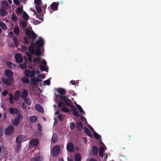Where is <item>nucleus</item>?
Segmentation results:
<instances>
[{
  "label": "nucleus",
  "instance_id": "1",
  "mask_svg": "<svg viewBox=\"0 0 161 161\" xmlns=\"http://www.w3.org/2000/svg\"><path fill=\"white\" fill-rule=\"evenodd\" d=\"M25 33L29 39L31 38L32 41L33 42H31L32 45H34L35 46H36L38 48L43 47L44 45V41L41 37H39L37 40H35L37 36L32 31H31L28 28L26 29Z\"/></svg>",
  "mask_w": 161,
  "mask_h": 161
},
{
  "label": "nucleus",
  "instance_id": "2",
  "mask_svg": "<svg viewBox=\"0 0 161 161\" xmlns=\"http://www.w3.org/2000/svg\"><path fill=\"white\" fill-rule=\"evenodd\" d=\"M4 74L6 76L9 77L8 79L4 77L1 79V81L4 84L7 86H10L12 85V83L11 81H14V78L12 77L13 75V73L10 69H6L4 71Z\"/></svg>",
  "mask_w": 161,
  "mask_h": 161
},
{
  "label": "nucleus",
  "instance_id": "3",
  "mask_svg": "<svg viewBox=\"0 0 161 161\" xmlns=\"http://www.w3.org/2000/svg\"><path fill=\"white\" fill-rule=\"evenodd\" d=\"M35 72L34 70L30 71V76L31 77V82L35 86H36L38 85L39 83L41 82L42 80L37 78L33 77L35 76Z\"/></svg>",
  "mask_w": 161,
  "mask_h": 161
},
{
  "label": "nucleus",
  "instance_id": "4",
  "mask_svg": "<svg viewBox=\"0 0 161 161\" xmlns=\"http://www.w3.org/2000/svg\"><path fill=\"white\" fill-rule=\"evenodd\" d=\"M59 99L63 101L64 104L65 105L70 107L72 105V101L68 98V97L67 96H60Z\"/></svg>",
  "mask_w": 161,
  "mask_h": 161
},
{
  "label": "nucleus",
  "instance_id": "5",
  "mask_svg": "<svg viewBox=\"0 0 161 161\" xmlns=\"http://www.w3.org/2000/svg\"><path fill=\"white\" fill-rule=\"evenodd\" d=\"M56 91L58 93V94L56 95V97H59V98L60 96H63L65 94L66 92L64 89L61 88L56 89Z\"/></svg>",
  "mask_w": 161,
  "mask_h": 161
},
{
  "label": "nucleus",
  "instance_id": "6",
  "mask_svg": "<svg viewBox=\"0 0 161 161\" xmlns=\"http://www.w3.org/2000/svg\"><path fill=\"white\" fill-rule=\"evenodd\" d=\"M14 128L13 125H10L8 126L5 130V134L8 136L11 135L14 131Z\"/></svg>",
  "mask_w": 161,
  "mask_h": 161
},
{
  "label": "nucleus",
  "instance_id": "7",
  "mask_svg": "<svg viewBox=\"0 0 161 161\" xmlns=\"http://www.w3.org/2000/svg\"><path fill=\"white\" fill-rule=\"evenodd\" d=\"M60 151V147L59 146H54L52 149V155L55 156H57Z\"/></svg>",
  "mask_w": 161,
  "mask_h": 161
},
{
  "label": "nucleus",
  "instance_id": "8",
  "mask_svg": "<svg viewBox=\"0 0 161 161\" xmlns=\"http://www.w3.org/2000/svg\"><path fill=\"white\" fill-rule=\"evenodd\" d=\"M17 117L14 120H12V123L15 126H17L19 123L21 117L20 114H18L17 115Z\"/></svg>",
  "mask_w": 161,
  "mask_h": 161
},
{
  "label": "nucleus",
  "instance_id": "9",
  "mask_svg": "<svg viewBox=\"0 0 161 161\" xmlns=\"http://www.w3.org/2000/svg\"><path fill=\"white\" fill-rule=\"evenodd\" d=\"M15 58L16 62L18 63H21L23 61V58L20 53L16 54L15 55Z\"/></svg>",
  "mask_w": 161,
  "mask_h": 161
},
{
  "label": "nucleus",
  "instance_id": "10",
  "mask_svg": "<svg viewBox=\"0 0 161 161\" xmlns=\"http://www.w3.org/2000/svg\"><path fill=\"white\" fill-rule=\"evenodd\" d=\"M8 112L11 114H13L14 113L15 114L17 115L18 114H20L19 112V110L16 108H9Z\"/></svg>",
  "mask_w": 161,
  "mask_h": 161
},
{
  "label": "nucleus",
  "instance_id": "11",
  "mask_svg": "<svg viewBox=\"0 0 161 161\" xmlns=\"http://www.w3.org/2000/svg\"><path fill=\"white\" fill-rule=\"evenodd\" d=\"M39 143V140L36 138H34L32 139L30 142L31 145L33 147L37 146Z\"/></svg>",
  "mask_w": 161,
  "mask_h": 161
},
{
  "label": "nucleus",
  "instance_id": "12",
  "mask_svg": "<svg viewBox=\"0 0 161 161\" xmlns=\"http://www.w3.org/2000/svg\"><path fill=\"white\" fill-rule=\"evenodd\" d=\"M66 148L67 151L69 152H73L74 150V147L72 143H69L67 145Z\"/></svg>",
  "mask_w": 161,
  "mask_h": 161
},
{
  "label": "nucleus",
  "instance_id": "13",
  "mask_svg": "<svg viewBox=\"0 0 161 161\" xmlns=\"http://www.w3.org/2000/svg\"><path fill=\"white\" fill-rule=\"evenodd\" d=\"M70 107L71 108V109L72 111V113L76 117L79 116V114L77 112L76 108L73 105H72Z\"/></svg>",
  "mask_w": 161,
  "mask_h": 161
},
{
  "label": "nucleus",
  "instance_id": "14",
  "mask_svg": "<svg viewBox=\"0 0 161 161\" xmlns=\"http://www.w3.org/2000/svg\"><path fill=\"white\" fill-rule=\"evenodd\" d=\"M58 4L56 2H53L50 5L51 8L53 11H56L58 10Z\"/></svg>",
  "mask_w": 161,
  "mask_h": 161
},
{
  "label": "nucleus",
  "instance_id": "15",
  "mask_svg": "<svg viewBox=\"0 0 161 161\" xmlns=\"http://www.w3.org/2000/svg\"><path fill=\"white\" fill-rule=\"evenodd\" d=\"M92 152L93 155H97L98 154V148L95 146H93L92 148Z\"/></svg>",
  "mask_w": 161,
  "mask_h": 161
},
{
  "label": "nucleus",
  "instance_id": "16",
  "mask_svg": "<svg viewBox=\"0 0 161 161\" xmlns=\"http://www.w3.org/2000/svg\"><path fill=\"white\" fill-rule=\"evenodd\" d=\"M35 108L37 111L43 113L44 112V110L43 107L40 104H37L35 106Z\"/></svg>",
  "mask_w": 161,
  "mask_h": 161
},
{
  "label": "nucleus",
  "instance_id": "17",
  "mask_svg": "<svg viewBox=\"0 0 161 161\" xmlns=\"http://www.w3.org/2000/svg\"><path fill=\"white\" fill-rule=\"evenodd\" d=\"M24 136L20 135L17 136L16 138V142L18 143H20L24 140Z\"/></svg>",
  "mask_w": 161,
  "mask_h": 161
},
{
  "label": "nucleus",
  "instance_id": "18",
  "mask_svg": "<svg viewBox=\"0 0 161 161\" xmlns=\"http://www.w3.org/2000/svg\"><path fill=\"white\" fill-rule=\"evenodd\" d=\"M20 94V90L16 91L15 93L14 99L15 101L18 100Z\"/></svg>",
  "mask_w": 161,
  "mask_h": 161
},
{
  "label": "nucleus",
  "instance_id": "19",
  "mask_svg": "<svg viewBox=\"0 0 161 161\" xmlns=\"http://www.w3.org/2000/svg\"><path fill=\"white\" fill-rule=\"evenodd\" d=\"M84 132L88 136H89L91 138L92 137V135L90 131L87 127H84Z\"/></svg>",
  "mask_w": 161,
  "mask_h": 161
},
{
  "label": "nucleus",
  "instance_id": "20",
  "mask_svg": "<svg viewBox=\"0 0 161 161\" xmlns=\"http://www.w3.org/2000/svg\"><path fill=\"white\" fill-rule=\"evenodd\" d=\"M20 95L22 98L25 99L28 96V92L26 90H24L21 93Z\"/></svg>",
  "mask_w": 161,
  "mask_h": 161
},
{
  "label": "nucleus",
  "instance_id": "21",
  "mask_svg": "<svg viewBox=\"0 0 161 161\" xmlns=\"http://www.w3.org/2000/svg\"><path fill=\"white\" fill-rule=\"evenodd\" d=\"M76 127L78 130H81L83 129V125L81 122H77L76 124Z\"/></svg>",
  "mask_w": 161,
  "mask_h": 161
},
{
  "label": "nucleus",
  "instance_id": "22",
  "mask_svg": "<svg viewBox=\"0 0 161 161\" xmlns=\"http://www.w3.org/2000/svg\"><path fill=\"white\" fill-rule=\"evenodd\" d=\"M2 8L3 9H8L9 8L8 4L6 1H3L2 4Z\"/></svg>",
  "mask_w": 161,
  "mask_h": 161
},
{
  "label": "nucleus",
  "instance_id": "23",
  "mask_svg": "<svg viewBox=\"0 0 161 161\" xmlns=\"http://www.w3.org/2000/svg\"><path fill=\"white\" fill-rule=\"evenodd\" d=\"M29 119L31 123L36 122L37 120V118L35 116H31L29 117Z\"/></svg>",
  "mask_w": 161,
  "mask_h": 161
},
{
  "label": "nucleus",
  "instance_id": "24",
  "mask_svg": "<svg viewBox=\"0 0 161 161\" xmlns=\"http://www.w3.org/2000/svg\"><path fill=\"white\" fill-rule=\"evenodd\" d=\"M105 149L103 147L101 146L99 148V154L100 157L103 158V153Z\"/></svg>",
  "mask_w": 161,
  "mask_h": 161
},
{
  "label": "nucleus",
  "instance_id": "25",
  "mask_svg": "<svg viewBox=\"0 0 161 161\" xmlns=\"http://www.w3.org/2000/svg\"><path fill=\"white\" fill-rule=\"evenodd\" d=\"M58 139L57 135L56 133H54L53 134L52 138V142L53 143H55L56 142Z\"/></svg>",
  "mask_w": 161,
  "mask_h": 161
},
{
  "label": "nucleus",
  "instance_id": "26",
  "mask_svg": "<svg viewBox=\"0 0 161 161\" xmlns=\"http://www.w3.org/2000/svg\"><path fill=\"white\" fill-rule=\"evenodd\" d=\"M35 46L34 45H32L31 43V45L29 47V50L30 52L33 54L35 53V51L34 49V46Z\"/></svg>",
  "mask_w": 161,
  "mask_h": 161
},
{
  "label": "nucleus",
  "instance_id": "27",
  "mask_svg": "<svg viewBox=\"0 0 161 161\" xmlns=\"http://www.w3.org/2000/svg\"><path fill=\"white\" fill-rule=\"evenodd\" d=\"M6 64L8 67L10 69H12L15 67V65L10 61H6Z\"/></svg>",
  "mask_w": 161,
  "mask_h": 161
},
{
  "label": "nucleus",
  "instance_id": "28",
  "mask_svg": "<svg viewBox=\"0 0 161 161\" xmlns=\"http://www.w3.org/2000/svg\"><path fill=\"white\" fill-rule=\"evenodd\" d=\"M40 69L41 71H46L47 72L48 68L47 66L40 65L39 66Z\"/></svg>",
  "mask_w": 161,
  "mask_h": 161
},
{
  "label": "nucleus",
  "instance_id": "29",
  "mask_svg": "<svg viewBox=\"0 0 161 161\" xmlns=\"http://www.w3.org/2000/svg\"><path fill=\"white\" fill-rule=\"evenodd\" d=\"M75 161H81V156L79 153H76L75 157Z\"/></svg>",
  "mask_w": 161,
  "mask_h": 161
},
{
  "label": "nucleus",
  "instance_id": "30",
  "mask_svg": "<svg viewBox=\"0 0 161 161\" xmlns=\"http://www.w3.org/2000/svg\"><path fill=\"white\" fill-rule=\"evenodd\" d=\"M21 80L24 83L26 84H28L29 82V80L28 78L25 76H24L21 78Z\"/></svg>",
  "mask_w": 161,
  "mask_h": 161
},
{
  "label": "nucleus",
  "instance_id": "31",
  "mask_svg": "<svg viewBox=\"0 0 161 161\" xmlns=\"http://www.w3.org/2000/svg\"><path fill=\"white\" fill-rule=\"evenodd\" d=\"M20 24L21 27L23 29L25 28L27 25V23L23 21H20Z\"/></svg>",
  "mask_w": 161,
  "mask_h": 161
},
{
  "label": "nucleus",
  "instance_id": "32",
  "mask_svg": "<svg viewBox=\"0 0 161 161\" xmlns=\"http://www.w3.org/2000/svg\"><path fill=\"white\" fill-rule=\"evenodd\" d=\"M14 33L17 36H19V29L18 26H15L14 28Z\"/></svg>",
  "mask_w": 161,
  "mask_h": 161
},
{
  "label": "nucleus",
  "instance_id": "33",
  "mask_svg": "<svg viewBox=\"0 0 161 161\" xmlns=\"http://www.w3.org/2000/svg\"><path fill=\"white\" fill-rule=\"evenodd\" d=\"M76 107L78 109L79 111L83 114L85 115V112L83 111L81 107L79 105L77 104L76 105Z\"/></svg>",
  "mask_w": 161,
  "mask_h": 161
},
{
  "label": "nucleus",
  "instance_id": "34",
  "mask_svg": "<svg viewBox=\"0 0 161 161\" xmlns=\"http://www.w3.org/2000/svg\"><path fill=\"white\" fill-rule=\"evenodd\" d=\"M0 27L4 30H6L7 29L6 25L3 22L1 21H0Z\"/></svg>",
  "mask_w": 161,
  "mask_h": 161
},
{
  "label": "nucleus",
  "instance_id": "35",
  "mask_svg": "<svg viewBox=\"0 0 161 161\" xmlns=\"http://www.w3.org/2000/svg\"><path fill=\"white\" fill-rule=\"evenodd\" d=\"M7 14V12L3 9H2L0 10V14H1L2 16H6Z\"/></svg>",
  "mask_w": 161,
  "mask_h": 161
},
{
  "label": "nucleus",
  "instance_id": "36",
  "mask_svg": "<svg viewBox=\"0 0 161 161\" xmlns=\"http://www.w3.org/2000/svg\"><path fill=\"white\" fill-rule=\"evenodd\" d=\"M24 101L28 105H30L31 103V100L29 98H26L25 99Z\"/></svg>",
  "mask_w": 161,
  "mask_h": 161
},
{
  "label": "nucleus",
  "instance_id": "37",
  "mask_svg": "<svg viewBox=\"0 0 161 161\" xmlns=\"http://www.w3.org/2000/svg\"><path fill=\"white\" fill-rule=\"evenodd\" d=\"M10 96L9 98V102L10 104H12L14 103L13 100V95L12 94H10Z\"/></svg>",
  "mask_w": 161,
  "mask_h": 161
},
{
  "label": "nucleus",
  "instance_id": "38",
  "mask_svg": "<svg viewBox=\"0 0 161 161\" xmlns=\"http://www.w3.org/2000/svg\"><path fill=\"white\" fill-rule=\"evenodd\" d=\"M13 40L14 43L16 47H17L19 45V42L17 39L16 37H14Z\"/></svg>",
  "mask_w": 161,
  "mask_h": 161
},
{
  "label": "nucleus",
  "instance_id": "39",
  "mask_svg": "<svg viewBox=\"0 0 161 161\" xmlns=\"http://www.w3.org/2000/svg\"><path fill=\"white\" fill-rule=\"evenodd\" d=\"M40 156H38L36 157L32 158L31 159V161H40Z\"/></svg>",
  "mask_w": 161,
  "mask_h": 161
},
{
  "label": "nucleus",
  "instance_id": "40",
  "mask_svg": "<svg viewBox=\"0 0 161 161\" xmlns=\"http://www.w3.org/2000/svg\"><path fill=\"white\" fill-rule=\"evenodd\" d=\"M23 18L26 20H27L29 19V16L25 12H24L23 14Z\"/></svg>",
  "mask_w": 161,
  "mask_h": 161
},
{
  "label": "nucleus",
  "instance_id": "41",
  "mask_svg": "<svg viewBox=\"0 0 161 161\" xmlns=\"http://www.w3.org/2000/svg\"><path fill=\"white\" fill-rule=\"evenodd\" d=\"M62 110L63 112L66 113H68L69 111L68 108L65 106H63Z\"/></svg>",
  "mask_w": 161,
  "mask_h": 161
},
{
  "label": "nucleus",
  "instance_id": "42",
  "mask_svg": "<svg viewBox=\"0 0 161 161\" xmlns=\"http://www.w3.org/2000/svg\"><path fill=\"white\" fill-rule=\"evenodd\" d=\"M35 55L36 56H40L41 54V50L39 48H37L36 49Z\"/></svg>",
  "mask_w": 161,
  "mask_h": 161
},
{
  "label": "nucleus",
  "instance_id": "43",
  "mask_svg": "<svg viewBox=\"0 0 161 161\" xmlns=\"http://www.w3.org/2000/svg\"><path fill=\"white\" fill-rule=\"evenodd\" d=\"M12 20L13 21H15L18 20L17 17L16 16L15 14H13L12 15Z\"/></svg>",
  "mask_w": 161,
  "mask_h": 161
},
{
  "label": "nucleus",
  "instance_id": "44",
  "mask_svg": "<svg viewBox=\"0 0 161 161\" xmlns=\"http://www.w3.org/2000/svg\"><path fill=\"white\" fill-rule=\"evenodd\" d=\"M25 75L27 77H29L30 76V71L29 69H26L25 70Z\"/></svg>",
  "mask_w": 161,
  "mask_h": 161
},
{
  "label": "nucleus",
  "instance_id": "45",
  "mask_svg": "<svg viewBox=\"0 0 161 161\" xmlns=\"http://www.w3.org/2000/svg\"><path fill=\"white\" fill-rule=\"evenodd\" d=\"M75 127V123L73 122L70 123V129L72 130L74 129Z\"/></svg>",
  "mask_w": 161,
  "mask_h": 161
},
{
  "label": "nucleus",
  "instance_id": "46",
  "mask_svg": "<svg viewBox=\"0 0 161 161\" xmlns=\"http://www.w3.org/2000/svg\"><path fill=\"white\" fill-rule=\"evenodd\" d=\"M42 16H41L38 15L37 14H36V17L37 18H38L40 20H42V21L43 20V16L44 15V14H42Z\"/></svg>",
  "mask_w": 161,
  "mask_h": 161
},
{
  "label": "nucleus",
  "instance_id": "47",
  "mask_svg": "<svg viewBox=\"0 0 161 161\" xmlns=\"http://www.w3.org/2000/svg\"><path fill=\"white\" fill-rule=\"evenodd\" d=\"M41 0H35L34 3L36 4V5L39 6L42 3Z\"/></svg>",
  "mask_w": 161,
  "mask_h": 161
},
{
  "label": "nucleus",
  "instance_id": "48",
  "mask_svg": "<svg viewBox=\"0 0 161 161\" xmlns=\"http://www.w3.org/2000/svg\"><path fill=\"white\" fill-rule=\"evenodd\" d=\"M36 8L38 13H39L41 12L42 10L39 6L36 5Z\"/></svg>",
  "mask_w": 161,
  "mask_h": 161
},
{
  "label": "nucleus",
  "instance_id": "49",
  "mask_svg": "<svg viewBox=\"0 0 161 161\" xmlns=\"http://www.w3.org/2000/svg\"><path fill=\"white\" fill-rule=\"evenodd\" d=\"M93 135L96 139L98 140L99 139V134L95 131H94V132Z\"/></svg>",
  "mask_w": 161,
  "mask_h": 161
},
{
  "label": "nucleus",
  "instance_id": "50",
  "mask_svg": "<svg viewBox=\"0 0 161 161\" xmlns=\"http://www.w3.org/2000/svg\"><path fill=\"white\" fill-rule=\"evenodd\" d=\"M22 9L20 7H18L17 9V14H21L22 13Z\"/></svg>",
  "mask_w": 161,
  "mask_h": 161
},
{
  "label": "nucleus",
  "instance_id": "51",
  "mask_svg": "<svg viewBox=\"0 0 161 161\" xmlns=\"http://www.w3.org/2000/svg\"><path fill=\"white\" fill-rule=\"evenodd\" d=\"M16 146V148L15 149V151L18 152L20 150L21 147V144L19 143V144L17 145Z\"/></svg>",
  "mask_w": 161,
  "mask_h": 161
},
{
  "label": "nucleus",
  "instance_id": "52",
  "mask_svg": "<svg viewBox=\"0 0 161 161\" xmlns=\"http://www.w3.org/2000/svg\"><path fill=\"white\" fill-rule=\"evenodd\" d=\"M39 59L37 58H34L33 62L35 64H37L39 62Z\"/></svg>",
  "mask_w": 161,
  "mask_h": 161
},
{
  "label": "nucleus",
  "instance_id": "53",
  "mask_svg": "<svg viewBox=\"0 0 161 161\" xmlns=\"http://www.w3.org/2000/svg\"><path fill=\"white\" fill-rule=\"evenodd\" d=\"M44 85H50V81L49 79H47L43 81Z\"/></svg>",
  "mask_w": 161,
  "mask_h": 161
},
{
  "label": "nucleus",
  "instance_id": "54",
  "mask_svg": "<svg viewBox=\"0 0 161 161\" xmlns=\"http://www.w3.org/2000/svg\"><path fill=\"white\" fill-rule=\"evenodd\" d=\"M23 39L24 40V44H27L29 43V42L28 41V38L26 36L24 37Z\"/></svg>",
  "mask_w": 161,
  "mask_h": 161
},
{
  "label": "nucleus",
  "instance_id": "55",
  "mask_svg": "<svg viewBox=\"0 0 161 161\" xmlns=\"http://www.w3.org/2000/svg\"><path fill=\"white\" fill-rule=\"evenodd\" d=\"M19 67L23 69H25L26 68V65L25 64H20L19 65Z\"/></svg>",
  "mask_w": 161,
  "mask_h": 161
},
{
  "label": "nucleus",
  "instance_id": "56",
  "mask_svg": "<svg viewBox=\"0 0 161 161\" xmlns=\"http://www.w3.org/2000/svg\"><path fill=\"white\" fill-rule=\"evenodd\" d=\"M64 105V103L62 101H60L58 103V106L59 107V108L62 107V106H63Z\"/></svg>",
  "mask_w": 161,
  "mask_h": 161
},
{
  "label": "nucleus",
  "instance_id": "57",
  "mask_svg": "<svg viewBox=\"0 0 161 161\" xmlns=\"http://www.w3.org/2000/svg\"><path fill=\"white\" fill-rule=\"evenodd\" d=\"M8 93V91L7 90H5L3 92L2 95L4 97H5Z\"/></svg>",
  "mask_w": 161,
  "mask_h": 161
},
{
  "label": "nucleus",
  "instance_id": "58",
  "mask_svg": "<svg viewBox=\"0 0 161 161\" xmlns=\"http://www.w3.org/2000/svg\"><path fill=\"white\" fill-rule=\"evenodd\" d=\"M80 119L81 120L83 121L87 122L86 119V118H85V117L83 116L82 115H81L80 116Z\"/></svg>",
  "mask_w": 161,
  "mask_h": 161
},
{
  "label": "nucleus",
  "instance_id": "59",
  "mask_svg": "<svg viewBox=\"0 0 161 161\" xmlns=\"http://www.w3.org/2000/svg\"><path fill=\"white\" fill-rule=\"evenodd\" d=\"M58 119L60 121H61L63 120V118L62 115L61 114H59L58 115Z\"/></svg>",
  "mask_w": 161,
  "mask_h": 161
},
{
  "label": "nucleus",
  "instance_id": "60",
  "mask_svg": "<svg viewBox=\"0 0 161 161\" xmlns=\"http://www.w3.org/2000/svg\"><path fill=\"white\" fill-rule=\"evenodd\" d=\"M33 21L34 23L35 24H39L41 23V22L40 21L38 20H36V19L34 20Z\"/></svg>",
  "mask_w": 161,
  "mask_h": 161
},
{
  "label": "nucleus",
  "instance_id": "61",
  "mask_svg": "<svg viewBox=\"0 0 161 161\" xmlns=\"http://www.w3.org/2000/svg\"><path fill=\"white\" fill-rule=\"evenodd\" d=\"M14 3L17 5H19L20 2L18 0H13Z\"/></svg>",
  "mask_w": 161,
  "mask_h": 161
},
{
  "label": "nucleus",
  "instance_id": "62",
  "mask_svg": "<svg viewBox=\"0 0 161 161\" xmlns=\"http://www.w3.org/2000/svg\"><path fill=\"white\" fill-rule=\"evenodd\" d=\"M41 63L43 64V65L47 66V62L45 59H42V61Z\"/></svg>",
  "mask_w": 161,
  "mask_h": 161
},
{
  "label": "nucleus",
  "instance_id": "63",
  "mask_svg": "<svg viewBox=\"0 0 161 161\" xmlns=\"http://www.w3.org/2000/svg\"><path fill=\"white\" fill-rule=\"evenodd\" d=\"M38 130L40 131H41L42 130V126L39 124H38Z\"/></svg>",
  "mask_w": 161,
  "mask_h": 161
},
{
  "label": "nucleus",
  "instance_id": "64",
  "mask_svg": "<svg viewBox=\"0 0 161 161\" xmlns=\"http://www.w3.org/2000/svg\"><path fill=\"white\" fill-rule=\"evenodd\" d=\"M21 47L22 49L24 51H26L28 49L27 47L25 45H22Z\"/></svg>",
  "mask_w": 161,
  "mask_h": 161
}]
</instances>
